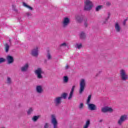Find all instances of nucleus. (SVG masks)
Here are the masks:
<instances>
[{
	"instance_id": "obj_1",
	"label": "nucleus",
	"mask_w": 128,
	"mask_h": 128,
	"mask_svg": "<svg viewBox=\"0 0 128 128\" xmlns=\"http://www.w3.org/2000/svg\"><path fill=\"white\" fill-rule=\"evenodd\" d=\"M84 10L90 11L94 8V3L90 0H84Z\"/></svg>"
},
{
	"instance_id": "obj_2",
	"label": "nucleus",
	"mask_w": 128,
	"mask_h": 128,
	"mask_svg": "<svg viewBox=\"0 0 128 128\" xmlns=\"http://www.w3.org/2000/svg\"><path fill=\"white\" fill-rule=\"evenodd\" d=\"M86 86V80L84 78H82L80 82V88H79V94H82V92H84Z\"/></svg>"
},
{
	"instance_id": "obj_3",
	"label": "nucleus",
	"mask_w": 128,
	"mask_h": 128,
	"mask_svg": "<svg viewBox=\"0 0 128 128\" xmlns=\"http://www.w3.org/2000/svg\"><path fill=\"white\" fill-rule=\"evenodd\" d=\"M34 74L36 76L37 78L39 80H42V74H44V72L42 68H38L34 70Z\"/></svg>"
},
{
	"instance_id": "obj_4",
	"label": "nucleus",
	"mask_w": 128,
	"mask_h": 128,
	"mask_svg": "<svg viewBox=\"0 0 128 128\" xmlns=\"http://www.w3.org/2000/svg\"><path fill=\"white\" fill-rule=\"evenodd\" d=\"M127 120H128V114L122 115L118 120L117 124L118 126H122Z\"/></svg>"
},
{
	"instance_id": "obj_5",
	"label": "nucleus",
	"mask_w": 128,
	"mask_h": 128,
	"mask_svg": "<svg viewBox=\"0 0 128 128\" xmlns=\"http://www.w3.org/2000/svg\"><path fill=\"white\" fill-rule=\"evenodd\" d=\"M70 24V19L69 18L65 17L63 18L62 22V28H68Z\"/></svg>"
},
{
	"instance_id": "obj_6",
	"label": "nucleus",
	"mask_w": 128,
	"mask_h": 128,
	"mask_svg": "<svg viewBox=\"0 0 128 128\" xmlns=\"http://www.w3.org/2000/svg\"><path fill=\"white\" fill-rule=\"evenodd\" d=\"M120 78L122 80H126L128 78V74H126V70L124 69H122L120 70Z\"/></svg>"
},
{
	"instance_id": "obj_7",
	"label": "nucleus",
	"mask_w": 128,
	"mask_h": 128,
	"mask_svg": "<svg viewBox=\"0 0 128 128\" xmlns=\"http://www.w3.org/2000/svg\"><path fill=\"white\" fill-rule=\"evenodd\" d=\"M101 110L102 112H114V109L111 107L104 106L102 108Z\"/></svg>"
},
{
	"instance_id": "obj_8",
	"label": "nucleus",
	"mask_w": 128,
	"mask_h": 128,
	"mask_svg": "<svg viewBox=\"0 0 128 128\" xmlns=\"http://www.w3.org/2000/svg\"><path fill=\"white\" fill-rule=\"evenodd\" d=\"M62 97L58 96L54 98V104L55 106H60L62 104Z\"/></svg>"
},
{
	"instance_id": "obj_9",
	"label": "nucleus",
	"mask_w": 128,
	"mask_h": 128,
	"mask_svg": "<svg viewBox=\"0 0 128 128\" xmlns=\"http://www.w3.org/2000/svg\"><path fill=\"white\" fill-rule=\"evenodd\" d=\"M31 54L33 56H38V47L36 46L32 50L31 52Z\"/></svg>"
},
{
	"instance_id": "obj_10",
	"label": "nucleus",
	"mask_w": 128,
	"mask_h": 128,
	"mask_svg": "<svg viewBox=\"0 0 128 128\" xmlns=\"http://www.w3.org/2000/svg\"><path fill=\"white\" fill-rule=\"evenodd\" d=\"M6 60L8 64H10L14 62V57L10 55H8L6 57Z\"/></svg>"
},
{
	"instance_id": "obj_11",
	"label": "nucleus",
	"mask_w": 128,
	"mask_h": 128,
	"mask_svg": "<svg viewBox=\"0 0 128 128\" xmlns=\"http://www.w3.org/2000/svg\"><path fill=\"white\" fill-rule=\"evenodd\" d=\"M115 30H116V32H120L122 30V27H120V23L116 22L114 24Z\"/></svg>"
},
{
	"instance_id": "obj_12",
	"label": "nucleus",
	"mask_w": 128,
	"mask_h": 128,
	"mask_svg": "<svg viewBox=\"0 0 128 128\" xmlns=\"http://www.w3.org/2000/svg\"><path fill=\"white\" fill-rule=\"evenodd\" d=\"M87 106L90 110H96V106L94 104L89 103V104H87Z\"/></svg>"
},
{
	"instance_id": "obj_13",
	"label": "nucleus",
	"mask_w": 128,
	"mask_h": 128,
	"mask_svg": "<svg viewBox=\"0 0 128 128\" xmlns=\"http://www.w3.org/2000/svg\"><path fill=\"white\" fill-rule=\"evenodd\" d=\"M76 88V86H73L71 88V90L69 94V96L68 97V100H70L72 98V96H74V88Z\"/></svg>"
},
{
	"instance_id": "obj_14",
	"label": "nucleus",
	"mask_w": 128,
	"mask_h": 128,
	"mask_svg": "<svg viewBox=\"0 0 128 128\" xmlns=\"http://www.w3.org/2000/svg\"><path fill=\"white\" fill-rule=\"evenodd\" d=\"M76 88V86H73L71 88V90L69 94V96L68 97V100H70L72 98V96H74V88Z\"/></svg>"
},
{
	"instance_id": "obj_15",
	"label": "nucleus",
	"mask_w": 128,
	"mask_h": 128,
	"mask_svg": "<svg viewBox=\"0 0 128 128\" xmlns=\"http://www.w3.org/2000/svg\"><path fill=\"white\" fill-rule=\"evenodd\" d=\"M36 91L38 94H42L44 92L42 89V86H36Z\"/></svg>"
},
{
	"instance_id": "obj_16",
	"label": "nucleus",
	"mask_w": 128,
	"mask_h": 128,
	"mask_svg": "<svg viewBox=\"0 0 128 128\" xmlns=\"http://www.w3.org/2000/svg\"><path fill=\"white\" fill-rule=\"evenodd\" d=\"M75 20L77 22H82V18L80 15H76L75 16Z\"/></svg>"
},
{
	"instance_id": "obj_17",
	"label": "nucleus",
	"mask_w": 128,
	"mask_h": 128,
	"mask_svg": "<svg viewBox=\"0 0 128 128\" xmlns=\"http://www.w3.org/2000/svg\"><path fill=\"white\" fill-rule=\"evenodd\" d=\"M28 68V64H26L21 68L22 72H26Z\"/></svg>"
},
{
	"instance_id": "obj_18",
	"label": "nucleus",
	"mask_w": 128,
	"mask_h": 128,
	"mask_svg": "<svg viewBox=\"0 0 128 128\" xmlns=\"http://www.w3.org/2000/svg\"><path fill=\"white\" fill-rule=\"evenodd\" d=\"M40 118V115L34 116H33V117L32 118V122H38V118Z\"/></svg>"
},
{
	"instance_id": "obj_19",
	"label": "nucleus",
	"mask_w": 128,
	"mask_h": 128,
	"mask_svg": "<svg viewBox=\"0 0 128 128\" xmlns=\"http://www.w3.org/2000/svg\"><path fill=\"white\" fill-rule=\"evenodd\" d=\"M90 124V120H87L83 128H88Z\"/></svg>"
},
{
	"instance_id": "obj_20",
	"label": "nucleus",
	"mask_w": 128,
	"mask_h": 128,
	"mask_svg": "<svg viewBox=\"0 0 128 128\" xmlns=\"http://www.w3.org/2000/svg\"><path fill=\"white\" fill-rule=\"evenodd\" d=\"M23 6L26 8H28V10H32L33 8L32 7L28 6L26 3L24 2L22 4Z\"/></svg>"
},
{
	"instance_id": "obj_21",
	"label": "nucleus",
	"mask_w": 128,
	"mask_h": 128,
	"mask_svg": "<svg viewBox=\"0 0 128 128\" xmlns=\"http://www.w3.org/2000/svg\"><path fill=\"white\" fill-rule=\"evenodd\" d=\"M84 104L83 102H80L78 106V108L80 110H84Z\"/></svg>"
},
{
	"instance_id": "obj_22",
	"label": "nucleus",
	"mask_w": 128,
	"mask_h": 128,
	"mask_svg": "<svg viewBox=\"0 0 128 128\" xmlns=\"http://www.w3.org/2000/svg\"><path fill=\"white\" fill-rule=\"evenodd\" d=\"M110 14L108 13L107 16L106 17L105 19L103 20V24H106L108 22V18H110Z\"/></svg>"
},
{
	"instance_id": "obj_23",
	"label": "nucleus",
	"mask_w": 128,
	"mask_h": 128,
	"mask_svg": "<svg viewBox=\"0 0 128 128\" xmlns=\"http://www.w3.org/2000/svg\"><path fill=\"white\" fill-rule=\"evenodd\" d=\"M80 38H82V40L86 38V33L84 32H82L80 34Z\"/></svg>"
},
{
	"instance_id": "obj_24",
	"label": "nucleus",
	"mask_w": 128,
	"mask_h": 128,
	"mask_svg": "<svg viewBox=\"0 0 128 128\" xmlns=\"http://www.w3.org/2000/svg\"><path fill=\"white\" fill-rule=\"evenodd\" d=\"M63 82L64 84H68V76H64L63 77Z\"/></svg>"
},
{
	"instance_id": "obj_25",
	"label": "nucleus",
	"mask_w": 128,
	"mask_h": 128,
	"mask_svg": "<svg viewBox=\"0 0 128 128\" xmlns=\"http://www.w3.org/2000/svg\"><path fill=\"white\" fill-rule=\"evenodd\" d=\"M90 100H92V95H89L86 100V104H90Z\"/></svg>"
},
{
	"instance_id": "obj_26",
	"label": "nucleus",
	"mask_w": 128,
	"mask_h": 128,
	"mask_svg": "<svg viewBox=\"0 0 128 128\" xmlns=\"http://www.w3.org/2000/svg\"><path fill=\"white\" fill-rule=\"evenodd\" d=\"M67 96H68V93H64L61 95V96H60V98H62H62H64V100H66Z\"/></svg>"
},
{
	"instance_id": "obj_27",
	"label": "nucleus",
	"mask_w": 128,
	"mask_h": 128,
	"mask_svg": "<svg viewBox=\"0 0 128 128\" xmlns=\"http://www.w3.org/2000/svg\"><path fill=\"white\" fill-rule=\"evenodd\" d=\"M4 46H5V50H6V52H8V50H10V46L8 45V44H6L5 45H4Z\"/></svg>"
},
{
	"instance_id": "obj_28",
	"label": "nucleus",
	"mask_w": 128,
	"mask_h": 128,
	"mask_svg": "<svg viewBox=\"0 0 128 128\" xmlns=\"http://www.w3.org/2000/svg\"><path fill=\"white\" fill-rule=\"evenodd\" d=\"M32 112H34V108H30L27 111V114L30 116V114Z\"/></svg>"
},
{
	"instance_id": "obj_29",
	"label": "nucleus",
	"mask_w": 128,
	"mask_h": 128,
	"mask_svg": "<svg viewBox=\"0 0 128 128\" xmlns=\"http://www.w3.org/2000/svg\"><path fill=\"white\" fill-rule=\"evenodd\" d=\"M46 58H47L48 60H52V55L50 54V52L47 53Z\"/></svg>"
},
{
	"instance_id": "obj_30",
	"label": "nucleus",
	"mask_w": 128,
	"mask_h": 128,
	"mask_svg": "<svg viewBox=\"0 0 128 128\" xmlns=\"http://www.w3.org/2000/svg\"><path fill=\"white\" fill-rule=\"evenodd\" d=\"M102 8V6H97L96 8V12H98L99 10H100Z\"/></svg>"
},
{
	"instance_id": "obj_31",
	"label": "nucleus",
	"mask_w": 128,
	"mask_h": 128,
	"mask_svg": "<svg viewBox=\"0 0 128 128\" xmlns=\"http://www.w3.org/2000/svg\"><path fill=\"white\" fill-rule=\"evenodd\" d=\"M82 44H76V48H78V50H80V48H82Z\"/></svg>"
},
{
	"instance_id": "obj_32",
	"label": "nucleus",
	"mask_w": 128,
	"mask_h": 128,
	"mask_svg": "<svg viewBox=\"0 0 128 128\" xmlns=\"http://www.w3.org/2000/svg\"><path fill=\"white\" fill-rule=\"evenodd\" d=\"M7 84H12V79L10 77L7 78Z\"/></svg>"
},
{
	"instance_id": "obj_33",
	"label": "nucleus",
	"mask_w": 128,
	"mask_h": 128,
	"mask_svg": "<svg viewBox=\"0 0 128 128\" xmlns=\"http://www.w3.org/2000/svg\"><path fill=\"white\" fill-rule=\"evenodd\" d=\"M6 61V60L4 58H0V64H2V62H4Z\"/></svg>"
},
{
	"instance_id": "obj_34",
	"label": "nucleus",
	"mask_w": 128,
	"mask_h": 128,
	"mask_svg": "<svg viewBox=\"0 0 128 128\" xmlns=\"http://www.w3.org/2000/svg\"><path fill=\"white\" fill-rule=\"evenodd\" d=\"M26 16H32V13L30 12H26Z\"/></svg>"
},
{
	"instance_id": "obj_35",
	"label": "nucleus",
	"mask_w": 128,
	"mask_h": 128,
	"mask_svg": "<svg viewBox=\"0 0 128 128\" xmlns=\"http://www.w3.org/2000/svg\"><path fill=\"white\" fill-rule=\"evenodd\" d=\"M60 46H66V43L64 42L60 44Z\"/></svg>"
},
{
	"instance_id": "obj_36",
	"label": "nucleus",
	"mask_w": 128,
	"mask_h": 128,
	"mask_svg": "<svg viewBox=\"0 0 128 128\" xmlns=\"http://www.w3.org/2000/svg\"><path fill=\"white\" fill-rule=\"evenodd\" d=\"M50 126V124L48 123H46L44 126V128H48Z\"/></svg>"
},
{
	"instance_id": "obj_37",
	"label": "nucleus",
	"mask_w": 128,
	"mask_h": 128,
	"mask_svg": "<svg viewBox=\"0 0 128 128\" xmlns=\"http://www.w3.org/2000/svg\"><path fill=\"white\" fill-rule=\"evenodd\" d=\"M112 4V3H110V2H106V6H110Z\"/></svg>"
},
{
	"instance_id": "obj_38",
	"label": "nucleus",
	"mask_w": 128,
	"mask_h": 128,
	"mask_svg": "<svg viewBox=\"0 0 128 128\" xmlns=\"http://www.w3.org/2000/svg\"><path fill=\"white\" fill-rule=\"evenodd\" d=\"M84 26L86 27V26H88V22H85L84 23Z\"/></svg>"
},
{
	"instance_id": "obj_39",
	"label": "nucleus",
	"mask_w": 128,
	"mask_h": 128,
	"mask_svg": "<svg viewBox=\"0 0 128 128\" xmlns=\"http://www.w3.org/2000/svg\"><path fill=\"white\" fill-rule=\"evenodd\" d=\"M68 68H69L68 65H66V66H65L66 70H68Z\"/></svg>"
},
{
	"instance_id": "obj_40",
	"label": "nucleus",
	"mask_w": 128,
	"mask_h": 128,
	"mask_svg": "<svg viewBox=\"0 0 128 128\" xmlns=\"http://www.w3.org/2000/svg\"><path fill=\"white\" fill-rule=\"evenodd\" d=\"M126 20H125L124 22H123V24L124 26L126 24Z\"/></svg>"
},
{
	"instance_id": "obj_41",
	"label": "nucleus",
	"mask_w": 128,
	"mask_h": 128,
	"mask_svg": "<svg viewBox=\"0 0 128 128\" xmlns=\"http://www.w3.org/2000/svg\"><path fill=\"white\" fill-rule=\"evenodd\" d=\"M0 128H6V126H1Z\"/></svg>"
},
{
	"instance_id": "obj_42",
	"label": "nucleus",
	"mask_w": 128,
	"mask_h": 128,
	"mask_svg": "<svg viewBox=\"0 0 128 128\" xmlns=\"http://www.w3.org/2000/svg\"><path fill=\"white\" fill-rule=\"evenodd\" d=\"M100 122H102V120H100Z\"/></svg>"
}]
</instances>
